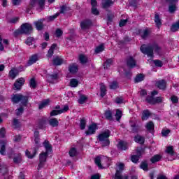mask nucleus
I'll return each mask as SVG.
<instances>
[{
	"label": "nucleus",
	"mask_w": 179,
	"mask_h": 179,
	"mask_svg": "<svg viewBox=\"0 0 179 179\" xmlns=\"http://www.w3.org/2000/svg\"><path fill=\"white\" fill-rule=\"evenodd\" d=\"M33 31V26L30 23H23L19 29H15L13 32L14 37H17L18 36H22V34H25L26 36H29Z\"/></svg>",
	"instance_id": "nucleus-1"
},
{
	"label": "nucleus",
	"mask_w": 179,
	"mask_h": 179,
	"mask_svg": "<svg viewBox=\"0 0 179 179\" xmlns=\"http://www.w3.org/2000/svg\"><path fill=\"white\" fill-rule=\"evenodd\" d=\"M11 101L13 104H22V106H27L29 104V96L22 94H13L11 96Z\"/></svg>",
	"instance_id": "nucleus-2"
},
{
	"label": "nucleus",
	"mask_w": 179,
	"mask_h": 179,
	"mask_svg": "<svg viewBox=\"0 0 179 179\" xmlns=\"http://www.w3.org/2000/svg\"><path fill=\"white\" fill-rule=\"evenodd\" d=\"M110 136H111V131L109 129H106L98 135L97 139L101 142L102 148L110 146V138H108Z\"/></svg>",
	"instance_id": "nucleus-3"
},
{
	"label": "nucleus",
	"mask_w": 179,
	"mask_h": 179,
	"mask_svg": "<svg viewBox=\"0 0 179 179\" xmlns=\"http://www.w3.org/2000/svg\"><path fill=\"white\" fill-rule=\"evenodd\" d=\"M43 147L45 149V152H43L39 155V162H43L45 163V162H47L48 155H50V152H52V145L50 144V141H48V140H45L43 142Z\"/></svg>",
	"instance_id": "nucleus-4"
},
{
	"label": "nucleus",
	"mask_w": 179,
	"mask_h": 179,
	"mask_svg": "<svg viewBox=\"0 0 179 179\" xmlns=\"http://www.w3.org/2000/svg\"><path fill=\"white\" fill-rule=\"evenodd\" d=\"M130 124V132L131 134H139L140 132H142V124H139L135 122H133L132 120L129 121Z\"/></svg>",
	"instance_id": "nucleus-5"
},
{
	"label": "nucleus",
	"mask_w": 179,
	"mask_h": 179,
	"mask_svg": "<svg viewBox=\"0 0 179 179\" xmlns=\"http://www.w3.org/2000/svg\"><path fill=\"white\" fill-rule=\"evenodd\" d=\"M140 50L143 54H145V55L153 58V48L152 45L146 46V45H142Z\"/></svg>",
	"instance_id": "nucleus-6"
},
{
	"label": "nucleus",
	"mask_w": 179,
	"mask_h": 179,
	"mask_svg": "<svg viewBox=\"0 0 179 179\" xmlns=\"http://www.w3.org/2000/svg\"><path fill=\"white\" fill-rule=\"evenodd\" d=\"M97 129H99V126H97V123L92 122L88 126V129L85 131V134L86 136H90V135H94Z\"/></svg>",
	"instance_id": "nucleus-7"
},
{
	"label": "nucleus",
	"mask_w": 179,
	"mask_h": 179,
	"mask_svg": "<svg viewBox=\"0 0 179 179\" xmlns=\"http://www.w3.org/2000/svg\"><path fill=\"white\" fill-rule=\"evenodd\" d=\"M145 101L146 103H148V104H151V106H155V104L162 103V101H163V99H162V96L155 98V96H147L145 98Z\"/></svg>",
	"instance_id": "nucleus-8"
},
{
	"label": "nucleus",
	"mask_w": 179,
	"mask_h": 179,
	"mask_svg": "<svg viewBox=\"0 0 179 179\" xmlns=\"http://www.w3.org/2000/svg\"><path fill=\"white\" fill-rule=\"evenodd\" d=\"M26 80L24 78H20L17 79L13 85V90L19 92L22 90V87L24 85Z\"/></svg>",
	"instance_id": "nucleus-9"
},
{
	"label": "nucleus",
	"mask_w": 179,
	"mask_h": 179,
	"mask_svg": "<svg viewBox=\"0 0 179 179\" xmlns=\"http://www.w3.org/2000/svg\"><path fill=\"white\" fill-rule=\"evenodd\" d=\"M167 2L169 3V12L171 15L173 13H176L177 10V3L178 2V0H166Z\"/></svg>",
	"instance_id": "nucleus-10"
},
{
	"label": "nucleus",
	"mask_w": 179,
	"mask_h": 179,
	"mask_svg": "<svg viewBox=\"0 0 179 179\" xmlns=\"http://www.w3.org/2000/svg\"><path fill=\"white\" fill-rule=\"evenodd\" d=\"M80 26L81 30H89V29H90V27L93 26V22H92L91 20L85 19L81 21Z\"/></svg>",
	"instance_id": "nucleus-11"
},
{
	"label": "nucleus",
	"mask_w": 179,
	"mask_h": 179,
	"mask_svg": "<svg viewBox=\"0 0 179 179\" xmlns=\"http://www.w3.org/2000/svg\"><path fill=\"white\" fill-rule=\"evenodd\" d=\"M44 22H45V18H41L34 22V24L38 31H41V30H44V27L45 26L44 24Z\"/></svg>",
	"instance_id": "nucleus-12"
},
{
	"label": "nucleus",
	"mask_w": 179,
	"mask_h": 179,
	"mask_svg": "<svg viewBox=\"0 0 179 179\" xmlns=\"http://www.w3.org/2000/svg\"><path fill=\"white\" fill-rule=\"evenodd\" d=\"M69 110V106L68 105H65L63 109L59 110H52L50 112V117H55V115H59V114H62L63 113H66V111Z\"/></svg>",
	"instance_id": "nucleus-13"
},
{
	"label": "nucleus",
	"mask_w": 179,
	"mask_h": 179,
	"mask_svg": "<svg viewBox=\"0 0 179 179\" xmlns=\"http://www.w3.org/2000/svg\"><path fill=\"white\" fill-rule=\"evenodd\" d=\"M137 155H133L131 156V160L132 163H134V164H137V163L139 162V159L142 157V151L141 150H136Z\"/></svg>",
	"instance_id": "nucleus-14"
},
{
	"label": "nucleus",
	"mask_w": 179,
	"mask_h": 179,
	"mask_svg": "<svg viewBox=\"0 0 179 179\" xmlns=\"http://www.w3.org/2000/svg\"><path fill=\"white\" fill-rule=\"evenodd\" d=\"M155 86L160 90H166L167 89V83L166 80H159L156 82Z\"/></svg>",
	"instance_id": "nucleus-15"
},
{
	"label": "nucleus",
	"mask_w": 179,
	"mask_h": 179,
	"mask_svg": "<svg viewBox=\"0 0 179 179\" xmlns=\"http://www.w3.org/2000/svg\"><path fill=\"white\" fill-rule=\"evenodd\" d=\"M69 71L70 73L75 75L79 72V66L76 63L70 64L69 66Z\"/></svg>",
	"instance_id": "nucleus-16"
},
{
	"label": "nucleus",
	"mask_w": 179,
	"mask_h": 179,
	"mask_svg": "<svg viewBox=\"0 0 179 179\" xmlns=\"http://www.w3.org/2000/svg\"><path fill=\"white\" fill-rule=\"evenodd\" d=\"M127 65L129 68H135L136 66V60L132 56H129L127 59Z\"/></svg>",
	"instance_id": "nucleus-17"
},
{
	"label": "nucleus",
	"mask_w": 179,
	"mask_h": 179,
	"mask_svg": "<svg viewBox=\"0 0 179 179\" xmlns=\"http://www.w3.org/2000/svg\"><path fill=\"white\" fill-rule=\"evenodd\" d=\"M37 61H38V55L37 54L32 55L29 57L27 63V66H31V65H33L34 64H36Z\"/></svg>",
	"instance_id": "nucleus-18"
},
{
	"label": "nucleus",
	"mask_w": 179,
	"mask_h": 179,
	"mask_svg": "<svg viewBox=\"0 0 179 179\" xmlns=\"http://www.w3.org/2000/svg\"><path fill=\"white\" fill-rule=\"evenodd\" d=\"M154 22L155 23L156 27L158 29H160L162 27V24L163 23L162 22V18H160V15L159 13H155V17H154Z\"/></svg>",
	"instance_id": "nucleus-19"
},
{
	"label": "nucleus",
	"mask_w": 179,
	"mask_h": 179,
	"mask_svg": "<svg viewBox=\"0 0 179 179\" xmlns=\"http://www.w3.org/2000/svg\"><path fill=\"white\" fill-rule=\"evenodd\" d=\"M37 152H38V147L34 148L32 154L29 152V150H27L25 152V155L28 159H33L36 157V155H37Z\"/></svg>",
	"instance_id": "nucleus-20"
},
{
	"label": "nucleus",
	"mask_w": 179,
	"mask_h": 179,
	"mask_svg": "<svg viewBox=\"0 0 179 179\" xmlns=\"http://www.w3.org/2000/svg\"><path fill=\"white\" fill-rule=\"evenodd\" d=\"M47 120L45 118H41L38 120V129H45L47 128Z\"/></svg>",
	"instance_id": "nucleus-21"
},
{
	"label": "nucleus",
	"mask_w": 179,
	"mask_h": 179,
	"mask_svg": "<svg viewBox=\"0 0 179 179\" xmlns=\"http://www.w3.org/2000/svg\"><path fill=\"white\" fill-rule=\"evenodd\" d=\"M57 43L52 44V45L50 46L46 55V57L48 58H51L54 55V51H55V48H57Z\"/></svg>",
	"instance_id": "nucleus-22"
},
{
	"label": "nucleus",
	"mask_w": 179,
	"mask_h": 179,
	"mask_svg": "<svg viewBox=\"0 0 179 179\" xmlns=\"http://www.w3.org/2000/svg\"><path fill=\"white\" fill-rule=\"evenodd\" d=\"M117 149H120V150H128V143L125 141H120L117 144Z\"/></svg>",
	"instance_id": "nucleus-23"
},
{
	"label": "nucleus",
	"mask_w": 179,
	"mask_h": 179,
	"mask_svg": "<svg viewBox=\"0 0 179 179\" xmlns=\"http://www.w3.org/2000/svg\"><path fill=\"white\" fill-rule=\"evenodd\" d=\"M62 64H64V59L58 56L55 57L52 60V64L55 66H59Z\"/></svg>",
	"instance_id": "nucleus-24"
},
{
	"label": "nucleus",
	"mask_w": 179,
	"mask_h": 179,
	"mask_svg": "<svg viewBox=\"0 0 179 179\" xmlns=\"http://www.w3.org/2000/svg\"><path fill=\"white\" fill-rule=\"evenodd\" d=\"M134 142L140 145H143V143H145V137L137 134L134 136Z\"/></svg>",
	"instance_id": "nucleus-25"
},
{
	"label": "nucleus",
	"mask_w": 179,
	"mask_h": 179,
	"mask_svg": "<svg viewBox=\"0 0 179 179\" xmlns=\"http://www.w3.org/2000/svg\"><path fill=\"white\" fill-rule=\"evenodd\" d=\"M17 75H19V71L17 70H15V69H12L8 72V77L10 78V79H15Z\"/></svg>",
	"instance_id": "nucleus-26"
},
{
	"label": "nucleus",
	"mask_w": 179,
	"mask_h": 179,
	"mask_svg": "<svg viewBox=\"0 0 179 179\" xmlns=\"http://www.w3.org/2000/svg\"><path fill=\"white\" fill-rule=\"evenodd\" d=\"M27 106L22 105V103H20V107L15 110V114L17 117L22 115L23 113H24V107H27Z\"/></svg>",
	"instance_id": "nucleus-27"
},
{
	"label": "nucleus",
	"mask_w": 179,
	"mask_h": 179,
	"mask_svg": "<svg viewBox=\"0 0 179 179\" xmlns=\"http://www.w3.org/2000/svg\"><path fill=\"white\" fill-rule=\"evenodd\" d=\"M107 94V87L103 83L100 85V96L103 99Z\"/></svg>",
	"instance_id": "nucleus-28"
},
{
	"label": "nucleus",
	"mask_w": 179,
	"mask_h": 179,
	"mask_svg": "<svg viewBox=\"0 0 179 179\" xmlns=\"http://www.w3.org/2000/svg\"><path fill=\"white\" fill-rule=\"evenodd\" d=\"M139 167L141 170H143V171H149V164H148V161L146 160L141 162Z\"/></svg>",
	"instance_id": "nucleus-29"
},
{
	"label": "nucleus",
	"mask_w": 179,
	"mask_h": 179,
	"mask_svg": "<svg viewBox=\"0 0 179 179\" xmlns=\"http://www.w3.org/2000/svg\"><path fill=\"white\" fill-rule=\"evenodd\" d=\"M152 115V113H150V111L149 110H144L143 111V114H142V117H141V120L143 121H146L147 120L149 119V117Z\"/></svg>",
	"instance_id": "nucleus-30"
},
{
	"label": "nucleus",
	"mask_w": 179,
	"mask_h": 179,
	"mask_svg": "<svg viewBox=\"0 0 179 179\" xmlns=\"http://www.w3.org/2000/svg\"><path fill=\"white\" fill-rule=\"evenodd\" d=\"M162 155L157 154L152 156L150 158V161L152 164H155V163H157L158 162H160V160H162Z\"/></svg>",
	"instance_id": "nucleus-31"
},
{
	"label": "nucleus",
	"mask_w": 179,
	"mask_h": 179,
	"mask_svg": "<svg viewBox=\"0 0 179 179\" xmlns=\"http://www.w3.org/2000/svg\"><path fill=\"white\" fill-rule=\"evenodd\" d=\"M49 125L52 128H57L59 125V122H58L57 118H52L49 120Z\"/></svg>",
	"instance_id": "nucleus-32"
},
{
	"label": "nucleus",
	"mask_w": 179,
	"mask_h": 179,
	"mask_svg": "<svg viewBox=\"0 0 179 179\" xmlns=\"http://www.w3.org/2000/svg\"><path fill=\"white\" fill-rule=\"evenodd\" d=\"M179 30V20L176 22L172 24L171 26V31L172 33H176V31H178Z\"/></svg>",
	"instance_id": "nucleus-33"
},
{
	"label": "nucleus",
	"mask_w": 179,
	"mask_h": 179,
	"mask_svg": "<svg viewBox=\"0 0 179 179\" xmlns=\"http://www.w3.org/2000/svg\"><path fill=\"white\" fill-rule=\"evenodd\" d=\"M48 104H50V99H45L43 101L38 105V110H43V108H45Z\"/></svg>",
	"instance_id": "nucleus-34"
},
{
	"label": "nucleus",
	"mask_w": 179,
	"mask_h": 179,
	"mask_svg": "<svg viewBox=\"0 0 179 179\" xmlns=\"http://www.w3.org/2000/svg\"><path fill=\"white\" fill-rule=\"evenodd\" d=\"M165 152L170 156H176V151H174V147L173 146H167Z\"/></svg>",
	"instance_id": "nucleus-35"
},
{
	"label": "nucleus",
	"mask_w": 179,
	"mask_h": 179,
	"mask_svg": "<svg viewBox=\"0 0 179 179\" xmlns=\"http://www.w3.org/2000/svg\"><path fill=\"white\" fill-rule=\"evenodd\" d=\"M104 117L108 121H113V112L110 110H106Z\"/></svg>",
	"instance_id": "nucleus-36"
},
{
	"label": "nucleus",
	"mask_w": 179,
	"mask_h": 179,
	"mask_svg": "<svg viewBox=\"0 0 179 179\" xmlns=\"http://www.w3.org/2000/svg\"><path fill=\"white\" fill-rule=\"evenodd\" d=\"M150 36V31H149V29L146 28L143 31V34H141V38L143 40H146L148 37Z\"/></svg>",
	"instance_id": "nucleus-37"
},
{
	"label": "nucleus",
	"mask_w": 179,
	"mask_h": 179,
	"mask_svg": "<svg viewBox=\"0 0 179 179\" xmlns=\"http://www.w3.org/2000/svg\"><path fill=\"white\" fill-rule=\"evenodd\" d=\"M58 80V73L49 74L48 76V80L49 83H51L52 80Z\"/></svg>",
	"instance_id": "nucleus-38"
},
{
	"label": "nucleus",
	"mask_w": 179,
	"mask_h": 179,
	"mask_svg": "<svg viewBox=\"0 0 179 179\" xmlns=\"http://www.w3.org/2000/svg\"><path fill=\"white\" fill-rule=\"evenodd\" d=\"M113 65V59H108L103 63V68L104 69H109V68Z\"/></svg>",
	"instance_id": "nucleus-39"
},
{
	"label": "nucleus",
	"mask_w": 179,
	"mask_h": 179,
	"mask_svg": "<svg viewBox=\"0 0 179 179\" xmlns=\"http://www.w3.org/2000/svg\"><path fill=\"white\" fill-rule=\"evenodd\" d=\"M145 80V76L142 73L138 74L135 79H134V82L135 83H139V82H142Z\"/></svg>",
	"instance_id": "nucleus-40"
},
{
	"label": "nucleus",
	"mask_w": 179,
	"mask_h": 179,
	"mask_svg": "<svg viewBox=\"0 0 179 179\" xmlns=\"http://www.w3.org/2000/svg\"><path fill=\"white\" fill-rule=\"evenodd\" d=\"M9 170L8 169V167L5 165H0V173L2 174V176H6L8 174V172Z\"/></svg>",
	"instance_id": "nucleus-41"
},
{
	"label": "nucleus",
	"mask_w": 179,
	"mask_h": 179,
	"mask_svg": "<svg viewBox=\"0 0 179 179\" xmlns=\"http://www.w3.org/2000/svg\"><path fill=\"white\" fill-rule=\"evenodd\" d=\"M152 51H155L157 54H159L160 51H162V48L159 46L157 43H153L152 45Z\"/></svg>",
	"instance_id": "nucleus-42"
},
{
	"label": "nucleus",
	"mask_w": 179,
	"mask_h": 179,
	"mask_svg": "<svg viewBox=\"0 0 179 179\" xmlns=\"http://www.w3.org/2000/svg\"><path fill=\"white\" fill-rule=\"evenodd\" d=\"M6 143L5 142H1V146L0 149V154L3 156H5L6 155Z\"/></svg>",
	"instance_id": "nucleus-43"
},
{
	"label": "nucleus",
	"mask_w": 179,
	"mask_h": 179,
	"mask_svg": "<svg viewBox=\"0 0 179 179\" xmlns=\"http://www.w3.org/2000/svg\"><path fill=\"white\" fill-rule=\"evenodd\" d=\"M69 85L71 87H78V85H79V81L76 78H73L70 80Z\"/></svg>",
	"instance_id": "nucleus-44"
},
{
	"label": "nucleus",
	"mask_w": 179,
	"mask_h": 179,
	"mask_svg": "<svg viewBox=\"0 0 179 179\" xmlns=\"http://www.w3.org/2000/svg\"><path fill=\"white\" fill-rule=\"evenodd\" d=\"M80 128L81 130L86 129V118L83 117L80 120Z\"/></svg>",
	"instance_id": "nucleus-45"
},
{
	"label": "nucleus",
	"mask_w": 179,
	"mask_h": 179,
	"mask_svg": "<svg viewBox=\"0 0 179 179\" xmlns=\"http://www.w3.org/2000/svg\"><path fill=\"white\" fill-rule=\"evenodd\" d=\"M145 128L148 131H153L155 129V124L150 121L146 124Z\"/></svg>",
	"instance_id": "nucleus-46"
},
{
	"label": "nucleus",
	"mask_w": 179,
	"mask_h": 179,
	"mask_svg": "<svg viewBox=\"0 0 179 179\" xmlns=\"http://www.w3.org/2000/svg\"><path fill=\"white\" fill-rule=\"evenodd\" d=\"M115 179H128V176L122 177L121 176V171L117 170L115 174Z\"/></svg>",
	"instance_id": "nucleus-47"
},
{
	"label": "nucleus",
	"mask_w": 179,
	"mask_h": 179,
	"mask_svg": "<svg viewBox=\"0 0 179 179\" xmlns=\"http://www.w3.org/2000/svg\"><path fill=\"white\" fill-rule=\"evenodd\" d=\"M112 5H114V1H113V0H105L103 3V8H110Z\"/></svg>",
	"instance_id": "nucleus-48"
},
{
	"label": "nucleus",
	"mask_w": 179,
	"mask_h": 179,
	"mask_svg": "<svg viewBox=\"0 0 179 179\" xmlns=\"http://www.w3.org/2000/svg\"><path fill=\"white\" fill-rule=\"evenodd\" d=\"M68 10H69V8H68L65 5H62L60 7V11H59V15H65V13H66V12H68Z\"/></svg>",
	"instance_id": "nucleus-49"
},
{
	"label": "nucleus",
	"mask_w": 179,
	"mask_h": 179,
	"mask_svg": "<svg viewBox=\"0 0 179 179\" xmlns=\"http://www.w3.org/2000/svg\"><path fill=\"white\" fill-rule=\"evenodd\" d=\"M86 100H87V96L81 94L78 99V103L79 104H85V103H86Z\"/></svg>",
	"instance_id": "nucleus-50"
},
{
	"label": "nucleus",
	"mask_w": 179,
	"mask_h": 179,
	"mask_svg": "<svg viewBox=\"0 0 179 179\" xmlns=\"http://www.w3.org/2000/svg\"><path fill=\"white\" fill-rule=\"evenodd\" d=\"M94 163L96 166H98V167H99V169L103 167V165H101V158L99 156L95 157Z\"/></svg>",
	"instance_id": "nucleus-51"
},
{
	"label": "nucleus",
	"mask_w": 179,
	"mask_h": 179,
	"mask_svg": "<svg viewBox=\"0 0 179 179\" xmlns=\"http://www.w3.org/2000/svg\"><path fill=\"white\" fill-rule=\"evenodd\" d=\"M103 50H104V45L103 44H101L95 48L96 54H100V52H103Z\"/></svg>",
	"instance_id": "nucleus-52"
},
{
	"label": "nucleus",
	"mask_w": 179,
	"mask_h": 179,
	"mask_svg": "<svg viewBox=\"0 0 179 179\" xmlns=\"http://www.w3.org/2000/svg\"><path fill=\"white\" fill-rule=\"evenodd\" d=\"M29 86L32 87V89H36L37 87V82H36V79L34 78H31L29 81Z\"/></svg>",
	"instance_id": "nucleus-53"
},
{
	"label": "nucleus",
	"mask_w": 179,
	"mask_h": 179,
	"mask_svg": "<svg viewBox=\"0 0 179 179\" xmlns=\"http://www.w3.org/2000/svg\"><path fill=\"white\" fill-rule=\"evenodd\" d=\"M109 87L111 90H115L116 89H118V82L117 81L112 82L110 84Z\"/></svg>",
	"instance_id": "nucleus-54"
},
{
	"label": "nucleus",
	"mask_w": 179,
	"mask_h": 179,
	"mask_svg": "<svg viewBox=\"0 0 179 179\" xmlns=\"http://www.w3.org/2000/svg\"><path fill=\"white\" fill-rule=\"evenodd\" d=\"M78 153V151L76 150V148H71L69 152V155L71 157H75V156H76Z\"/></svg>",
	"instance_id": "nucleus-55"
},
{
	"label": "nucleus",
	"mask_w": 179,
	"mask_h": 179,
	"mask_svg": "<svg viewBox=\"0 0 179 179\" xmlns=\"http://www.w3.org/2000/svg\"><path fill=\"white\" fill-rule=\"evenodd\" d=\"M115 117H116V121L120 122V120H121V118L122 117V111L117 109L116 110Z\"/></svg>",
	"instance_id": "nucleus-56"
},
{
	"label": "nucleus",
	"mask_w": 179,
	"mask_h": 179,
	"mask_svg": "<svg viewBox=\"0 0 179 179\" xmlns=\"http://www.w3.org/2000/svg\"><path fill=\"white\" fill-rule=\"evenodd\" d=\"M79 61L81 64H87V57H86V56H85L84 55H80Z\"/></svg>",
	"instance_id": "nucleus-57"
},
{
	"label": "nucleus",
	"mask_w": 179,
	"mask_h": 179,
	"mask_svg": "<svg viewBox=\"0 0 179 179\" xmlns=\"http://www.w3.org/2000/svg\"><path fill=\"white\" fill-rule=\"evenodd\" d=\"M58 16H59V13H57L54 14L53 15H50V16L48 17V22H54V20H55V19H57V17H58Z\"/></svg>",
	"instance_id": "nucleus-58"
},
{
	"label": "nucleus",
	"mask_w": 179,
	"mask_h": 179,
	"mask_svg": "<svg viewBox=\"0 0 179 179\" xmlns=\"http://www.w3.org/2000/svg\"><path fill=\"white\" fill-rule=\"evenodd\" d=\"M19 20H20V18L19 17H15L10 19L8 20V23L15 24L17 23V22H19Z\"/></svg>",
	"instance_id": "nucleus-59"
},
{
	"label": "nucleus",
	"mask_w": 179,
	"mask_h": 179,
	"mask_svg": "<svg viewBox=\"0 0 179 179\" xmlns=\"http://www.w3.org/2000/svg\"><path fill=\"white\" fill-rule=\"evenodd\" d=\"M153 63L155 64V66H158V68H162V66H163V62L159 59L153 60Z\"/></svg>",
	"instance_id": "nucleus-60"
},
{
	"label": "nucleus",
	"mask_w": 179,
	"mask_h": 179,
	"mask_svg": "<svg viewBox=\"0 0 179 179\" xmlns=\"http://www.w3.org/2000/svg\"><path fill=\"white\" fill-rule=\"evenodd\" d=\"M55 34L56 37H57V38H59V37H61V36H62V34H64V31H62L61 29L58 28L56 29Z\"/></svg>",
	"instance_id": "nucleus-61"
},
{
	"label": "nucleus",
	"mask_w": 179,
	"mask_h": 179,
	"mask_svg": "<svg viewBox=\"0 0 179 179\" xmlns=\"http://www.w3.org/2000/svg\"><path fill=\"white\" fill-rule=\"evenodd\" d=\"M22 162V157L20 155L16 156L13 158V163L15 164H19Z\"/></svg>",
	"instance_id": "nucleus-62"
},
{
	"label": "nucleus",
	"mask_w": 179,
	"mask_h": 179,
	"mask_svg": "<svg viewBox=\"0 0 179 179\" xmlns=\"http://www.w3.org/2000/svg\"><path fill=\"white\" fill-rule=\"evenodd\" d=\"M34 41V38L33 37H28L25 41L27 45H32L33 42Z\"/></svg>",
	"instance_id": "nucleus-63"
},
{
	"label": "nucleus",
	"mask_w": 179,
	"mask_h": 179,
	"mask_svg": "<svg viewBox=\"0 0 179 179\" xmlns=\"http://www.w3.org/2000/svg\"><path fill=\"white\" fill-rule=\"evenodd\" d=\"M13 125L15 127V128H20V122H19V120L14 119L13 122Z\"/></svg>",
	"instance_id": "nucleus-64"
}]
</instances>
